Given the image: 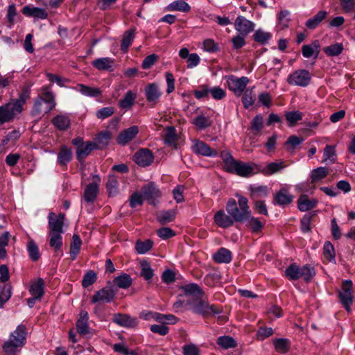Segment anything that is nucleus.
I'll list each match as a JSON object with an SVG mask.
<instances>
[{
  "instance_id": "1",
  "label": "nucleus",
  "mask_w": 355,
  "mask_h": 355,
  "mask_svg": "<svg viewBox=\"0 0 355 355\" xmlns=\"http://www.w3.org/2000/svg\"><path fill=\"white\" fill-rule=\"evenodd\" d=\"M183 290L186 304L194 313L207 318L222 313L223 310L220 306L209 304L205 292L198 284H187L183 287Z\"/></svg>"
},
{
  "instance_id": "2",
  "label": "nucleus",
  "mask_w": 355,
  "mask_h": 355,
  "mask_svg": "<svg viewBox=\"0 0 355 355\" xmlns=\"http://www.w3.org/2000/svg\"><path fill=\"white\" fill-rule=\"evenodd\" d=\"M236 196L238 198V202L235 199L230 198L227 202L226 211L235 222L242 223L250 217L251 210L247 198L239 194Z\"/></svg>"
},
{
  "instance_id": "3",
  "label": "nucleus",
  "mask_w": 355,
  "mask_h": 355,
  "mask_svg": "<svg viewBox=\"0 0 355 355\" xmlns=\"http://www.w3.org/2000/svg\"><path fill=\"white\" fill-rule=\"evenodd\" d=\"M26 334L25 325L22 324L18 325L10 334L8 340L3 343L2 346L3 351L6 354H15L18 347H21L26 344Z\"/></svg>"
},
{
  "instance_id": "4",
  "label": "nucleus",
  "mask_w": 355,
  "mask_h": 355,
  "mask_svg": "<svg viewBox=\"0 0 355 355\" xmlns=\"http://www.w3.org/2000/svg\"><path fill=\"white\" fill-rule=\"evenodd\" d=\"M225 79L229 90L232 92L236 96H241L250 83V79L246 76L236 77L234 75L225 76Z\"/></svg>"
},
{
  "instance_id": "5",
  "label": "nucleus",
  "mask_w": 355,
  "mask_h": 355,
  "mask_svg": "<svg viewBox=\"0 0 355 355\" xmlns=\"http://www.w3.org/2000/svg\"><path fill=\"white\" fill-rule=\"evenodd\" d=\"M310 72L306 69H297L287 77V83L291 85L306 87L311 82Z\"/></svg>"
},
{
  "instance_id": "6",
  "label": "nucleus",
  "mask_w": 355,
  "mask_h": 355,
  "mask_svg": "<svg viewBox=\"0 0 355 355\" xmlns=\"http://www.w3.org/2000/svg\"><path fill=\"white\" fill-rule=\"evenodd\" d=\"M352 290V282L345 280L342 283V288L338 294L342 304L348 312L350 311V306L353 302Z\"/></svg>"
},
{
  "instance_id": "7",
  "label": "nucleus",
  "mask_w": 355,
  "mask_h": 355,
  "mask_svg": "<svg viewBox=\"0 0 355 355\" xmlns=\"http://www.w3.org/2000/svg\"><path fill=\"white\" fill-rule=\"evenodd\" d=\"M21 112V110L11 101L0 106V124L12 121Z\"/></svg>"
},
{
  "instance_id": "8",
  "label": "nucleus",
  "mask_w": 355,
  "mask_h": 355,
  "mask_svg": "<svg viewBox=\"0 0 355 355\" xmlns=\"http://www.w3.org/2000/svg\"><path fill=\"white\" fill-rule=\"evenodd\" d=\"M191 150L196 155L215 157L218 155L216 150L211 148L208 144L199 139L192 141Z\"/></svg>"
},
{
  "instance_id": "9",
  "label": "nucleus",
  "mask_w": 355,
  "mask_h": 355,
  "mask_svg": "<svg viewBox=\"0 0 355 355\" xmlns=\"http://www.w3.org/2000/svg\"><path fill=\"white\" fill-rule=\"evenodd\" d=\"M255 170L259 171V166L254 163L248 164L236 161L229 172L236 173L239 175L247 177L253 173Z\"/></svg>"
},
{
  "instance_id": "10",
  "label": "nucleus",
  "mask_w": 355,
  "mask_h": 355,
  "mask_svg": "<svg viewBox=\"0 0 355 355\" xmlns=\"http://www.w3.org/2000/svg\"><path fill=\"white\" fill-rule=\"evenodd\" d=\"M144 200H146L150 205H155L156 200L161 196L159 189L153 182L144 185L141 191Z\"/></svg>"
},
{
  "instance_id": "11",
  "label": "nucleus",
  "mask_w": 355,
  "mask_h": 355,
  "mask_svg": "<svg viewBox=\"0 0 355 355\" xmlns=\"http://www.w3.org/2000/svg\"><path fill=\"white\" fill-rule=\"evenodd\" d=\"M162 94L159 85L155 83H150L145 87L146 100L153 107L158 103Z\"/></svg>"
},
{
  "instance_id": "12",
  "label": "nucleus",
  "mask_w": 355,
  "mask_h": 355,
  "mask_svg": "<svg viewBox=\"0 0 355 355\" xmlns=\"http://www.w3.org/2000/svg\"><path fill=\"white\" fill-rule=\"evenodd\" d=\"M94 182L89 183L85 189L84 200L87 202L92 203L96 200L98 193V183L101 178L98 175H94Z\"/></svg>"
},
{
  "instance_id": "13",
  "label": "nucleus",
  "mask_w": 355,
  "mask_h": 355,
  "mask_svg": "<svg viewBox=\"0 0 355 355\" xmlns=\"http://www.w3.org/2000/svg\"><path fill=\"white\" fill-rule=\"evenodd\" d=\"M64 215L60 214L58 216L53 212L49 214V232H55L63 234V225H64Z\"/></svg>"
},
{
  "instance_id": "14",
  "label": "nucleus",
  "mask_w": 355,
  "mask_h": 355,
  "mask_svg": "<svg viewBox=\"0 0 355 355\" xmlns=\"http://www.w3.org/2000/svg\"><path fill=\"white\" fill-rule=\"evenodd\" d=\"M235 29L243 36H246L254 28V24L243 16H238L234 22Z\"/></svg>"
},
{
  "instance_id": "15",
  "label": "nucleus",
  "mask_w": 355,
  "mask_h": 355,
  "mask_svg": "<svg viewBox=\"0 0 355 355\" xmlns=\"http://www.w3.org/2000/svg\"><path fill=\"white\" fill-rule=\"evenodd\" d=\"M135 162L140 166H150L154 159L152 152L146 148L138 150L134 156Z\"/></svg>"
},
{
  "instance_id": "16",
  "label": "nucleus",
  "mask_w": 355,
  "mask_h": 355,
  "mask_svg": "<svg viewBox=\"0 0 355 355\" xmlns=\"http://www.w3.org/2000/svg\"><path fill=\"white\" fill-rule=\"evenodd\" d=\"M113 322L123 327L134 328L138 325L137 319L127 314L116 313L113 317Z\"/></svg>"
},
{
  "instance_id": "17",
  "label": "nucleus",
  "mask_w": 355,
  "mask_h": 355,
  "mask_svg": "<svg viewBox=\"0 0 355 355\" xmlns=\"http://www.w3.org/2000/svg\"><path fill=\"white\" fill-rule=\"evenodd\" d=\"M294 199V196L286 188H282L274 196V204L282 207L290 205Z\"/></svg>"
},
{
  "instance_id": "18",
  "label": "nucleus",
  "mask_w": 355,
  "mask_h": 355,
  "mask_svg": "<svg viewBox=\"0 0 355 355\" xmlns=\"http://www.w3.org/2000/svg\"><path fill=\"white\" fill-rule=\"evenodd\" d=\"M115 297V293L112 289L103 288L102 289L96 291L92 296V303H97L99 302H111Z\"/></svg>"
},
{
  "instance_id": "19",
  "label": "nucleus",
  "mask_w": 355,
  "mask_h": 355,
  "mask_svg": "<svg viewBox=\"0 0 355 355\" xmlns=\"http://www.w3.org/2000/svg\"><path fill=\"white\" fill-rule=\"evenodd\" d=\"M214 223L220 227L228 228L233 225L234 219L230 214H226L224 210L217 211L214 216Z\"/></svg>"
},
{
  "instance_id": "20",
  "label": "nucleus",
  "mask_w": 355,
  "mask_h": 355,
  "mask_svg": "<svg viewBox=\"0 0 355 355\" xmlns=\"http://www.w3.org/2000/svg\"><path fill=\"white\" fill-rule=\"evenodd\" d=\"M138 132L139 128L137 125L131 126L119 133L116 138V141L120 145H125L132 140Z\"/></svg>"
},
{
  "instance_id": "21",
  "label": "nucleus",
  "mask_w": 355,
  "mask_h": 355,
  "mask_svg": "<svg viewBox=\"0 0 355 355\" xmlns=\"http://www.w3.org/2000/svg\"><path fill=\"white\" fill-rule=\"evenodd\" d=\"M49 106L44 103V101L41 96H38L34 101L33 106L31 111V114L33 117L41 118L44 114L50 112Z\"/></svg>"
},
{
  "instance_id": "22",
  "label": "nucleus",
  "mask_w": 355,
  "mask_h": 355,
  "mask_svg": "<svg viewBox=\"0 0 355 355\" xmlns=\"http://www.w3.org/2000/svg\"><path fill=\"white\" fill-rule=\"evenodd\" d=\"M320 51V44L318 40H314L310 44H304L302 46V55L306 58L313 57L316 60Z\"/></svg>"
},
{
  "instance_id": "23",
  "label": "nucleus",
  "mask_w": 355,
  "mask_h": 355,
  "mask_svg": "<svg viewBox=\"0 0 355 355\" xmlns=\"http://www.w3.org/2000/svg\"><path fill=\"white\" fill-rule=\"evenodd\" d=\"M22 13L27 17H33L35 19H45L48 13L44 8L34 6H26L22 9Z\"/></svg>"
},
{
  "instance_id": "24",
  "label": "nucleus",
  "mask_w": 355,
  "mask_h": 355,
  "mask_svg": "<svg viewBox=\"0 0 355 355\" xmlns=\"http://www.w3.org/2000/svg\"><path fill=\"white\" fill-rule=\"evenodd\" d=\"M286 166L284 164V162L282 160L273 162L267 164L265 166H259V171L264 175H268L276 173L281 170L284 169Z\"/></svg>"
},
{
  "instance_id": "25",
  "label": "nucleus",
  "mask_w": 355,
  "mask_h": 355,
  "mask_svg": "<svg viewBox=\"0 0 355 355\" xmlns=\"http://www.w3.org/2000/svg\"><path fill=\"white\" fill-rule=\"evenodd\" d=\"M52 124L60 131H64L69 128L71 125V119L67 114H58L53 118Z\"/></svg>"
},
{
  "instance_id": "26",
  "label": "nucleus",
  "mask_w": 355,
  "mask_h": 355,
  "mask_svg": "<svg viewBox=\"0 0 355 355\" xmlns=\"http://www.w3.org/2000/svg\"><path fill=\"white\" fill-rule=\"evenodd\" d=\"M318 202L316 199H309L306 195L302 194L297 200V207L301 211H307L315 208Z\"/></svg>"
},
{
  "instance_id": "27",
  "label": "nucleus",
  "mask_w": 355,
  "mask_h": 355,
  "mask_svg": "<svg viewBox=\"0 0 355 355\" xmlns=\"http://www.w3.org/2000/svg\"><path fill=\"white\" fill-rule=\"evenodd\" d=\"M89 315L87 311H82L80 318L77 320L76 326L77 331L81 335H86L89 333V328L87 324Z\"/></svg>"
},
{
  "instance_id": "28",
  "label": "nucleus",
  "mask_w": 355,
  "mask_h": 355,
  "mask_svg": "<svg viewBox=\"0 0 355 355\" xmlns=\"http://www.w3.org/2000/svg\"><path fill=\"white\" fill-rule=\"evenodd\" d=\"M137 98L136 93L131 90L128 91L123 97L119 101V106L121 109L128 110H130L135 104Z\"/></svg>"
},
{
  "instance_id": "29",
  "label": "nucleus",
  "mask_w": 355,
  "mask_h": 355,
  "mask_svg": "<svg viewBox=\"0 0 355 355\" xmlns=\"http://www.w3.org/2000/svg\"><path fill=\"white\" fill-rule=\"evenodd\" d=\"M249 190L250 191V198L252 201L261 200L268 195V189L266 186H250Z\"/></svg>"
},
{
  "instance_id": "30",
  "label": "nucleus",
  "mask_w": 355,
  "mask_h": 355,
  "mask_svg": "<svg viewBox=\"0 0 355 355\" xmlns=\"http://www.w3.org/2000/svg\"><path fill=\"white\" fill-rule=\"evenodd\" d=\"M328 12L325 10H320L313 17L309 19L305 24V26L309 29H315L326 17Z\"/></svg>"
},
{
  "instance_id": "31",
  "label": "nucleus",
  "mask_w": 355,
  "mask_h": 355,
  "mask_svg": "<svg viewBox=\"0 0 355 355\" xmlns=\"http://www.w3.org/2000/svg\"><path fill=\"white\" fill-rule=\"evenodd\" d=\"M213 259L216 263H228L232 259V252L225 248H221L214 254Z\"/></svg>"
},
{
  "instance_id": "32",
  "label": "nucleus",
  "mask_w": 355,
  "mask_h": 355,
  "mask_svg": "<svg viewBox=\"0 0 355 355\" xmlns=\"http://www.w3.org/2000/svg\"><path fill=\"white\" fill-rule=\"evenodd\" d=\"M30 87L24 86L21 89V91L19 94V97L17 99L11 100V101L22 112L23 105L25 104L26 101L30 98Z\"/></svg>"
},
{
  "instance_id": "33",
  "label": "nucleus",
  "mask_w": 355,
  "mask_h": 355,
  "mask_svg": "<svg viewBox=\"0 0 355 355\" xmlns=\"http://www.w3.org/2000/svg\"><path fill=\"white\" fill-rule=\"evenodd\" d=\"M96 149V144L94 142H87L80 147L77 148L76 150V157L78 160H83L92 150Z\"/></svg>"
},
{
  "instance_id": "34",
  "label": "nucleus",
  "mask_w": 355,
  "mask_h": 355,
  "mask_svg": "<svg viewBox=\"0 0 355 355\" xmlns=\"http://www.w3.org/2000/svg\"><path fill=\"white\" fill-rule=\"evenodd\" d=\"M164 143L169 146L177 148L178 135L176 129L173 126H168L166 129Z\"/></svg>"
},
{
  "instance_id": "35",
  "label": "nucleus",
  "mask_w": 355,
  "mask_h": 355,
  "mask_svg": "<svg viewBox=\"0 0 355 355\" xmlns=\"http://www.w3.org/2000/svg\"><path fill=\"white\" fill-rule=\"evenodd\" d=\"M192 124L200 130H204L211 125V119L200 112L192 119Z\"/></svg>"
},
{
  "instance_id": "36",
  "label": "nucleus",
  "mask_w": 355,
  "mask_h": 355,
  "mask_svg": "<svg viewBox=\"0 0 355 355\" xmlns=\"http://www.w3.org/2000/svg\"><path fill=\"white\" fill-rule=\"evenodd\" d=\"M44 282L43 279L38 278L35 282L31 284L29 292L32 296L42 298L44 295Z\"/></svg>"
},
{
  "instance_id": "37",
  "label": "nucleus",
  "mask_w": 355,
  "mask_h": 355,
  "mask_svg": "<svg viewBox=\"0 0 355 355\" xmlns=\"http://www.w3.org/2000/svg\"><path fill=\"white\" fill-rule=\"evenodd\" d=\"M245 221L247 222L246 226L251 230L253 234L260 233L264 227V223L261 221L259 218L252 216L251 214Z\"/></svg>"
},
{
  "instance_id": "38",
  "label": "nucleus",
  "mask_w": 355,
  "mask_h": 355,
  "mask_svg": "<svg viewBox=\"0 0 355 355\" xmlns=\"http://www.w3.org/2000/svg\"><path fill=\"white\" fill-rule=\"evenodd\" d=\"M71 150L65 146H62L58 155V163L61 166H65L71 160Z\"/></svg>"
},
{
  "instance_id": "39",
  "label": "nucleus",
  "mask_w": 355,
  "mask_h": 355,
  "mask_svg": "<svg viewBox=\"0 0 355 355\" xmlns=\"http://www.w3.org/2000/svg\"><path fill=\"white\" fill-rule=\"evenodd\" d=\"M114 60L108 57L101 58L92 61L93 67L98 70H109L112 68Z\"/></svg>"
},
{
  "instance_id": "40",
  "label": "nucleus",
  "mask_w": 355,
  "mask_h": 355,
  "mask_svg": "<svg viewBox=\"0 0 355 355\" xmlns=\"http://www.w3.org/2000/svg\"><path fill=\"white\" fill-rule=\"evenodd\" d=\"M82 241L78 234H73L70 245V257L72 260H75L79 254Z\"/></svg>"
},
{
  "instance_id": "41",
  "label": "nucleus",
  "mask_w": 355,
  "mask_h": 355,
  "mask_svg": "<svg viewBox=\"0 0 355 355\" xmlns=\"http://www.w3.org/2000/svg\"><path fill=\"white\" fill-rule=\"evenodd\" d=\"M49 245L54 249V250L59 251L62 246V234L49 232Z\"/></svg>"
},
{
  "instance_id": "42",
  "label": "nucleus",
  "mask_w": 355,
  "mask_h": 355,
  "mask_svg": "<svg viewBox=\"0 0 355 355\" xmlns=\"http://www.w3.org/2000/svg\"><path fill=\"white\" fill-rule=\"evenodd\" d=\"M114 283L117 287L126 289L131 286L132 278L129 275L123 273L114 279Z\"/></svg>"
},
{
  "instance_id": "43",
  "label": "nucleus",
  "mask_w": 355,
  "mask_h": 355,
  "mask_svg": "<svg viewBox=\"0 0 355 355\" xmlns=\"http://www.w3.org/2000/svg\"><path fill=\"white\" fill-rule=\"evenodd\" d=\"M42 99L44 101V103L49 106V110H52L56 105L55 95L51 91H49L46 87H42Z\"/></svg>"
},
{
  "instance_id": "44",
  "label": "nucleus",
  "mask_w": 355,
  "mask_h": 355,
  "mask_svg": "<svg viewBox=\"0 0 355 355\" xmlns=\"http://www.w3.org/2000/svg\"><path fill=\"white\" fill-rule=\"evenodd\" d=\"M167 9L171 11H181L187 12L190 10V6L182 0H178L171 3L168 6Z\"/></svg>"
},
{
  "instance_id": "45",
  "label": "nucleus",
  "mask_w": 355,
  "mask_h": 355,
  "mask_svg": "<svg viewBox=\"0 0 355 355\" xmlns=\"http://www.w3.org/2000/svg\"><path fill=\"white\" fill-rule=\"evenodd\" d=\"M135 38V30H128L123 35L121 44V49L125 52L132 44Z\"/></svg>"
},
{
  "instance_id": "46",
  "label": "nucleus",
  "mask_w": 355,
  "mask_h": 355,
  "mask_svg": "<svg viewBox=\"0 0 355 355\" xmlns=\"http://www.w3.org/2000/svg\"><path fill=\"white\" fill-rule=\"evenodd\" d=\"M78 90L84 96L89 97H97L101 94L98 88L91 87L85 85L79 84L77 85Z\"/></svg>"
},
{
  "instance_id": "47",
  "label": "nucleus",
  "mask_w": 355,
  "mask_h": 355,
  "mask_svg": "<svg viewBox=\"0 0 355 355\" xmlns=\"http://www.w3.org/2000/svg\"><path fill=\"white\" fill-rule=\"evenodd\" d=\"M300 267L295 263L289 265L285 270V276L289 280H297L300 278Z\"/></svg>"
},
{
  "instance_id": "48",
  "label": "nucleus",
  "mask_w": 355,
  "mask_h": 355,
  "mask_svg": "<svg viewBox=\"0 0 355 355\" xmlns=\"http://www.w3.org/2000/svg\"><path fill=\"white\" fill-rule=\"evenodd\" d=\"M110 133L108 131L100 132L96 137V149H102L107 146L110 140Z\"/></svg>"
},
{
  "instance_id": "49",
  "label": "nucleus",
  "mask_w": 355,
  "mask_h": 355,
  "mask_svg": "<svg viewBox=\"0 0 355 355\" xmlns=\"http://www.w3.org/2000/svg\"><path fill=\"white\" fill-rule=\"evenodd\" d=\"M216 343L223 349L234 348L236 346V340L230 336H220L218 338Z\"/></svg>"
},
{
  "instance_id": "50",
  "label": "nucleus",
  "mask_w": 355,
  "mask_h": 355,
  "mask_svg": "<svg viewBox=\"0 0 355 355\" xmlns=\"http://www.w3.org/2000/svg\"><path fill=\"white\" fill-rule=\"evenodd\" d=\"M275 350L279 353H286L290 348V342L286 338H276L274 340Z\"/></svg>"
},
{
  "instance_id": "51",
  "label": "nucleus",
  "mask_w": 355,
  "mask_h": 355,
  "mask_svg": "<svg viewBox=\"0 0 355 355\" xmlns=\"http://www.w3.org/2000/svg\"><path fill=\"white\" fill-rule=\"evenodd\" d=\"M343 50V45L341 43H335L323 48V51L328 56H337Z\"/></svg>"
},
{
  "instance_id": "52",
  "label": "nucleus",
  "mask_w": 355,
  "mask_h": 355,
  "mask_svg": "<svg viewBox=\"0 0 355 355\" xmlns=\"http://www.w3.org/2000/svg\"><path fill=\"white\" fill-rule=\"evenodd\" d=\"M323 162L327 164H333L336 159L335 147L331 145H327L324 150Z\"/></svg>"
},
{
  "instance_id": "53",
  "label": "nucleus",
  "mask_w": 355,
  "mask_h": 355,
  "mask_svg": "<svg viewBox=\"0 0 355 355\" xmlns=\"http://www.w3.org/2000/svg\"><path fill=\"white\" fill-rule=\"evenodd\" d=\"M315 272L313 267H311L309 264L300 267V278H303L306 282H310L312 278L315 276Z\"/></svg>"
},
{
  "instance_id": "54",
  "label": "nucleus",
  "mask_w": 355,
  "mask_h": 355,
  "mask_svg": "<svg viewBox=\"0 0 355 355\" xmlns=\"http://www.w3.org/2000/svg\"><path fill=\"white\" fill-rule=\"evenodd\" d=\"M323 254L330 262L336 263L334 247L330 241H326L323 246Z\"/></svg>"
},
{
  "instance_id": "55",
  "label": "nucleus",
  "mask_w": 355,
  "mask_h": 355,
  "mask_svg": "<svg viewBox=\"0 0 355 355\" xmlns=\"http://www.w3.org/2000/svg\"><path fill=\"white\" fill-rule=\"evenodd\" d=\"M11 289L12 287L10 284L0 286V308L10 298L12 295Z\"/></svg>"
},
{
  "instance_id": "56",
  "label": "nucleus",
  "mask_w": 355,
  "mask_h": 355,
  "mask_svg": "<svg viewBox=\"0 0 355 355\" xmlns=\"http://www.w3.org/2000/svg\"><path fill=\"white\" fill-rule=\"evenodd\" d=\"M10 234L5 232L0 236V259H5L7 257L6 246L8 245Z\"/></svg>"
},
{
  "instance_id": "57",
  "label": "nucleus",
  "mask_w": 355,
  "mask_h": 355,
  "mask_svg": "<svg viewBox=\"0 0 355 355\" xmlns=\"http://www.w3.org/2000/svg\"><path fill=\"white\" fill-rule=\"evenodd\" d=\"M175 214L176 212L174 210L163 211L157 216V220L161 224H166L174 220Z\"/></svg>"
},
{
  "instance_id": "58",
  "label": "nucleus",
  "mask_w": 355,
  "mask_h": 355,
  "mask_svg": "<svg viewBox=\"0 0 355 355\" xmlns=\"http://www.w3.org/2000/svg\"><path fill=\"white\" fill-rule=\"evenodd\" d=\"M243 94V95L242 97V103L243 104V106L245 108H249L254 104L255 101V94H254L252 89H248L244 91Z\"/></svg>"
},
{
  "instance_id": "59",
  "label": "nucleus",
  "mask_w": 355,
  "mask_h": 355,
  "mask_svg": "<svg viewBox=\"0 0 355 355\" xmlns=\"http://www.w3.org/2000/svg\"><path fill=\"white\" fill-rule=\"evenodd\" d=\"M272 35L269 32H266L261 29H258L253 35L254 41L261 44H265L271 38Z\"/></svg>"
},
{
  "instance_id": "60",
  "label": "nucleus",
  "mask_w": 355,
  "mask_h": 355,
  "mask_svg": "<svg viewBox=\"0 0 355 355\" xmlns=\"http://www.w3.org/2000/svg\"><path fill=\"white\" fill-rule=\"evenodd\" d=\"M153 243L151 240L148 239L145 241H137L135 249L138 254H143L149 251L153 247Z\"/></svg>"
},
{
  "instance_id": "61",
  "label": "nucleus",
  "mask_w": 355,
  "mask_h": 355,
  "mask_svg": "<svg viewBox=\"0 0 355 355\" xmlns=\"http://www.w3.org/2000/svg\"><path fill=\"white\" fill-rule=\"evenodd\" d=\"M27 250L30 258L33 261H36L40 257L38 246L33 240L28 242Z\"/></svg>"
},
{
  "instance_id": "62",
  "label": "nucleus",
  "mask_w": 355,
  "mask_h": 355,
  "mask_svg": "<svg viewBox=\"0 0 355 355\" xmlns=\"http://www.w3.org/2000/svg\"><path fill=\"white\" fill-rule=\"evenodd\" d=\"M141 276L146 280L150 281L154 275L153 270L151 268L150 263L146 261L141 262Z\"/></svg>"
},
{
  "instance_id": "63",
  "label": "nucleus",
  "mask_w": 355,
  "mask_h": 355,
  "mask_svg": "<svg viewBox=\"0 0 355 355\" xmlns=\"http://www.w3.org/2000/svg\"><path fill=\"white\" fill-rule=\"evenodd\" d=\"M220 157L224 162V168L225 171L229 172L234 164L236 162V160L233 158L231 153L226 150L221 152Z\"/></svg>"
},
{
  "instance_id": "64",
  "label": "nucleus",
  "mask_w": 355,
  "mask_h": 355,
  "mask_svg": "<svg viewBox=\"0 0 355 355\" xmlns=\"http://www.w3.org/2000/svg\"><path fill=\"white\" fill-rule=\"evenodd\" d=\"M285 117L289 126H293L302 119V114L300 111H291L285 114Z\"/></svg>"
}]
</instances>
